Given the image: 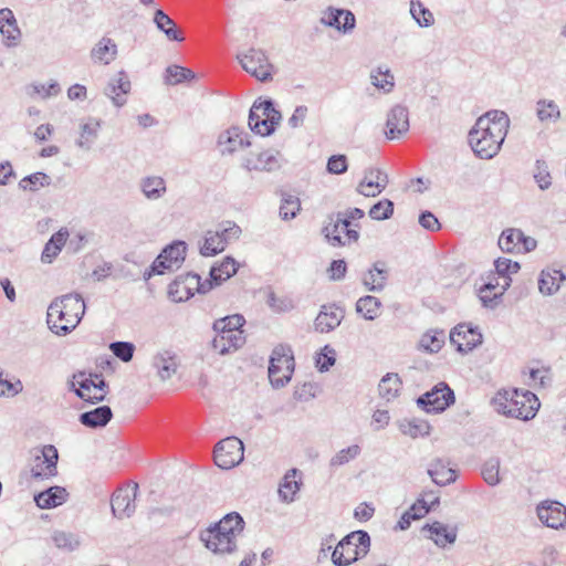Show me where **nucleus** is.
Here are the masks:
<instances>
[{
  "label": "nucleus",
  "instance_id": "nucleus-1",
  "mask_svg": "<svg viewBox=\"0 0 566 566\" xmlns=\"http://www.w3.org/2000/svg\"><path fill=\"white\" fill-rule=\"evenodd\" d=\"M510 118L502 111H490L480 116L469 132V144L481 159H491L497 155L507 135Z\"/></svg>",
  "mask_w": 566,
  "mask_h": 566
},
{
  "label": "nucleus",
  "instance_id": "nucleus-2",
  "mask_svg": "<svg viewBox=\"0 0 566 566\" xmlns=\"http://www.w3.org/2000/svg\"><path fill=\"white\" fill-rule=\"evenodd\" d=\"M244 528V521L237 512L226 514L218 523L200 534L205 546L214 554H231L238 547V537Z\"/></svg>",
  "mask_w": 566,
  "mask_h": 566
},
{
  "label": "nucleus",
  "instance_id": "nucleus-3",
  "mask_svg": "<svg viewBox=\"0 0 566 566\" xmlns=\"http://www.w3.org/2000/svg\"><path fill=\"white\" fill-rule=\"evenodd\" d=\"M85 303L80 294H65L55 297L48 308V325L50 329L64 336L71 333L85 314Z\"/></svg>",
  "mask_w": 566,
  "mask_h": 566
},
{
  "label": "nucleus",
  "instance_id": "nucleus-4",
  "mask_svg": "<svg viewBox=\"0 0 566 566\" xmlns=\"http://www.w3.org/2000/svg\"><path fill=\"white\" fill-rule=\"evenodd\" d=\"M491 405L497 413L523 421L533 419L541 407L535 394L516 388L497 390Z\"/></svg>",
  "mask_w": 566,
  "mask_h": 566
},
{
  "label": "nucleus",
  "instance_id": "nucleus-5",
  "mask_svg": "<svg viewBox=\"0 0 566 566\" xmlns=\"http://www.w3.org/2000/svg\"><path fill=\"white\" fill-rule=\"evenodd\" d=\"M245 319L240 314L229 315L214 321V337L211 347L220 355L231 354L245 344L244 332L241 329Z\"/></svg>",
  "mask_w": 566,
  "mask_h": 566
},
{
  "label": "nucleus",
  "instance_id": "nucleus-6",
  "mask_svg": "<svg viewBox=\"0 0 566 566\" xmlns=\"http://www.w3.org/2000/svg\"><path fill=\"white\" fill-rule=\"evenodd\" d=\"M370 537L365 531H355L346 535L334 548L332 562L336 566H348L369 552Z\"/></svg>",
  "mask_w": 566,
  "mask_h": 566
},
{
  "label": "nucleus",
  "instance_id": "nucleus-7",
  "mask_svg": "<svg viewBox=\"0 0 566 566\" xmlns=\"http://www.w3.org/2000/svg\"><path fill=\"white\" fill-rule=\"evenodd\" d=\"M294 356L290 346L277 345L272 350L269 365V379L274 388L284 387L294 373Z\"/></svg>",
  "mask_w": 566,
  "mask_h": 566
},
{
  "label": "nucleus",
  "instance_id": "nucleus-8",
  "mask_svg": "<svg viewBox=\"0 0 566 566\" xmlns=\"http://www.w3.org/2000/svg\"><path fill=\"white\" fill-rule=\"evenodd\" d=\"M454 400L453 390L446 382H440L421 395L417 399V405L426 412L439 413L444 411Z\"/></svg>",
  "mask_w": 566,
  "mask_h": 566
},
{
  "label": "nucleus",
  "instance_id": "nucleus-9",
  "mask_svg": "<svg viewBox=\"0 0 566 566\" xmlns=\"http://www.w3.org/2000/svg\"><path fill=\"white\" fill-rule=\"evenodd\" d=\"M214 462L221 469H231L243 460V442L237 437H229L219 441L213 452Z\"/></svg>",
  "mask_w": 566,
  "mask_h": 566
},
{
  "label": "nucleus",
  "instance_id": "nucleus-10",
  "mask_svg": "<svg viewBox=\"0 0 566 566\" xmlns=\"http://www.w3.org/2000/svg\"><path fill=\"white\" fill-rule=\"evenodd\" d=\"M342 233H345L348 242H356L359 238L358 231L348 227L342 212L329 214L323 228L326 240L334 247L344 245L346 241L343 240Z\"/></svg>",
  "mask_w": 566,
  "mask_h": 566
},
{
  "label": "nucleus",
  "instance_id": "nucleus-11",
  "mask_svg": "<svg viewBox=\"0 0 566 566\" xmlns=\"http://www.w3.org/2000/svg\"><path fill=\"white\" fill-rule=\"evenodd\" d=\"M242 67L261 82L272 78L273 65L262 50L250 49L248 52L238 55Z\"/></svg>",
  "mask_w": 566,
  "mask_h": 566
},
{
  "label": "nucleus",
  "instance_id": "nucleus-12",
  "mask_svg": "<svg viewBox=\"0 0 566 566\" xmlns=\"http://www.w3.org/2000/svg\"><path fill=\"white\" fill-rule=\"evenodd\" d=\"M187 244L184 241H174L167 245L154 261V270L165 274L178 270L186 259Z\"/></svg>",
  "mask_w": 566,
  "mask_h": 566
},
{
  "label": "nucleus",
  "instance_id": "nucleus-13",
  "mask_svg": "<svg viewBox=\"0 0 566 566\" xmlns=\"http://www.w3.org/2000/svg\"><path fill=\"white\" fill-rule=\"evenodd\" d=\"M59 454L54 446H44L41 452L33 458L31 476L35 480H46L57 474Z\"/></svg>",
  "mask_w": 566,
  "mask_h": 566
},
{
  "label": "nucleus",
  "instance_id": "nucleus-14",
  "mask_svg": "<svg viewBox=\"0 0 566 566\" xmlns=\"http://www.w3.org/2000/svg\"><path fill=\"white\" fill-rule=\"evenodd\" d=\"M482 338L478 327L467 323L458 324L450 332L451 344L462 354H467L479 346L482 343Z\"/></svg>",
  "mask_w": 566,
  "mask_h": 566
},
{
  "label": "nucleus",
  "instance_id": "nucleus-15",
  "mask_svg": "<svg viewBox=\"0 0 566 566\" xmlns=\"http://www.w3.org/2000/svg\"><path fill=\"white\" fill-rule=\"evenodd\" d=\"M138 493V484L120 488L114 492L111 501L112 513L116 518L130 517L136 510V497Z\"/></svg>",
  "mask_w": 566,
  "mask_h": 566
},
{
  "label": "nucleus",
  "instance_id": "nucleus-16",
  "mask_svg": "<svg viewBox=\"0 0 566 566\" xmlns=\"http://www.w3.org/2000/svg\"><path fill=\"white\" fill-rule=\"evenodd\" d=\"M409 112L403 105L397 104L392 106L386 119L385 135L388 139H399L409 130Z\"/></svg>",
  "mask_w": 566,
  "mask_h": 566
},
{
  "label": "nucleus",
  "instance_id": "nucleus-17",
  "mask_svg": "<svg viewBox=\"0 0 566 566\" xmlns=\"http://www.w3.org/2000/svg\"><path fill=\"white\" fill-rule=\"evenodd\" d=\"M132 84L125 71H119L109 78L104 88V94L111 98L116 107H122L126 104V95L130 92Z\"/></svg>",
  "mask_w": 566,
  "mask_h": 566
},
{
  "label": "nucleus",
  "instance_id": "nucleus-18",
  "mask_svg": "<svg viewBox=\"0 0 566 566\" xmlns=\"http://www.w3.org/2000/svg\"><path fill=\"white\" fill-rule=\"evenodd\" d=\"M539 521L551 528L566 527V506L559 502H544L537 506Z\"/></svg>",
  "mask_w": 566,
  "mask_h": 566
},
{
  "label": "nucleus",
  "instance_id": "nucleus-19",
  "mask_svg": "<svg viewBox=\"0 0 566 566\" xmlns=\"http://www.w3.org/2000/svg\"><path fill=\"white\" fill-rule=\"evenodd\" d=\"M388 176L377 168L365 170L364 179L359 182L357 191L365 197L378 196L388 185Z\"/></svg>",
  "mask_w": 566,
  "mask_h": 566
},
{
  "label": "nucleus",
  "instance_id": "nucleus-20",
  "mask_svg": "<svg viewBox=\"0 0 566 566\" xmlns=\"http://www.w3.org/2000/svg\"><path fill=\"white\" fill-rule=\"evenodd\" d=\"M344 310L335 304L323 305L314 321L315 331L329 333L338 327L344 318Z\"/></svg>",
  "mask_w": 566,
  "mask_h": 566
},
{
  "label": "nucleus",
  "instance_id": "nucleus-21",
  "mask_svg": "<svg viewBox=\"0 0 566 566\" xmlns=\"http://www.w3.org/2000/svg\"><path fill=\"white\" fill-rule=\"evenodd\" d=\"M322 23L335 28L343 33H349L356 24L355 15L352 11L329 7L321 19Z\"/></svg>",
  "mask_w": 566,
  "mask_h": 566
},
{
  "label": "nucleus",
  "instance_id": "nucleus-22",
  "mask_svg": "<svg viewBox=\"0 0 566 566\" xmlns=\"http://www.w3.org/2000/svg\"><path fill=\"white\" fill-rule=\"evenodd\" d=\"M422 532H428V538L433 541V543L440 548L454 544L458 537L457 526L448 525L439 521L426 524L422 527Z\"/></svg>",
  "mask_w": 566,
  "mask_h": 566
},
{
  "label": "nucleus",
  "instance_id": "nucleus-23",
  "mask_svg": "<svg viewBox=\"0 0 566 566\" xmlns=\"http://www.w3.org/2000/svg\"><path fill=\"white\" fill-rule=\"evenodd\" d=\"M218 146L221 155H232L248 146L250 142L247 139V134L239 127H231L220 134Z\"/></svg>",
  "mask_w": 566,
  "mask_h": 566
},
{
  "label": "nucleus",
  "instance_id": "nucleus-24",
  "mask_svg": "<svg viewBox=\"0 0 566 566\" xmlns=\"http://www.w3.org/2000/svg\"><path fill=\"white\" fill-rule=\"evenodd\" d=\"M117 44L111 38L103 36L92 48L90 56L96 64L108 65L117 57Z\"/></svg>",
  "mask_w": 566,
  "mask_h": 566
},
{
  "label": "nucleus",
  "instance_id": "nucleus-25",
  "mask_svg": "<svg viewBox=\"0 0 566 566\" xmlns=\"http://www.w3.org/2000/svg\"><path fill=\"white\" fill-rule=\"evenodd\" d=\"M75 382L84 390L94 389L96 391L93 397V403L103 401L107 394V384L102 375L94 374L86 377L84 373H80L74 375L73 386H75Z\"/></svg>",
  "mask_w": 566,
  "mask_h": 566
},
{
  "label": "nucleus",
  "instance_id": "nucleus-26",
  "mask_svg": "<svg viewBox=\"0 0 566 566\" xmlns=\"http://www.w3.org/2000/svg\"><path fill=\"white\" fill-rule=\"evenodd\" d=\"M69 493L62 486H51L34 495L35 504L42 510H49L66 502Z\"/></svg>",
  "mask_w": 566,
  "mask_h": 566
},
{
  "label": "nucleus",
  "instance_id": "nucleus-27",
  "mask_svg": "<svg viewBox=\"0 0 566 566\" xmlns=\"http://www.w3.org/2000/svg\"><path fill=\"white\" fill-rule=\"evenodd\" d=\"M565 280L566 276L560 270H543L538 279V290L543 295H553L559 290L560 283Z\"/></svg>",
  "mask_w": 566,
  "mask_h": 566
},
{
  "label": "nucleus",
  "instance_id": "nucleus-28",
  "mask_svg": "<svg viewBox=\"0 0 566 566\" xmlns=\"http://www.w3.org/2000/svg\"><path fill=\"white\" fill-rule=\"evenodd\" d=\"M139 188L143 195L151 201L161 199L167 192L166 181L159 176H147L140 179Z\"/></svg>",
  "mask_w": 566,
  "mask_h": 566
},
{
  "label": "nucleus",
  "instance_id": "nucleus-29",
  "mask_svg": "<svg viewBox=\"0 0 566 566\" xmlns=\"http://www.w3.org/2000/svg\"><path fill=\"white\" fill-rule=\"evenodd\" d=\"M113 412L108 406H101L80 415V422L87 428H103L112 419Z\"/></svg>",
  "mask_w": 566,
  "mask_h": 566
},
{
  "label": "nucleus",
  "instance_id": "nucleus-30",
  "mask_svg": "<svg viewBox=\"0 0 566 566\" xmlns=\"http://www.w3.org/2000/svg\"><path fill=\"white\" fill-rule=\"evenodd\" d=\"M154 23L170 41L182 42L185 40L182 32L177 28L175 21L166 14L161 9H157L154 13Z\"/></svg>",
  "mask_w": 566,
  "mask_h": 566
},
{
  "label": "nucleus",
  "instance_id": "nucleus-31",
  "mask_svg": "<svg viewBox=\"0 0 566 566\" xmlns=\"http://www.w3.org/2000/svg\"><path fill=\"white\" fill-rule=\"evenodd\" d=\"M537 120L542 124L557 123L560 117V108L557 103L549 98H539L535 104Z\"/></svg>",
  "mask_w": 566,
  "mask_h": 566
},
{
  "label": "nucleus",
  "instance_id": "nucleus-32",
  "mask_svg": "<svg viewBox=\"0 0 566 566\" xmlns=\"http://www.w3.org/2000/svg\"><path fill=\"white\" fill-rule=\"evenodd\" d=\"M428 474L432 481L440 486L448 485L457 479L455 471L448 468L442 459H434L430 462Z\"/></svg>",
  "mask_w": 566,
  "mask_h": 566
},
{
  "label": "nucleus",
  "instance_id": "nucleus-33",
  "mask_svg": "<svg viewBox=\"0 0 566 566\" xmlns=\"http://www.w3.org/2000/svg\"><path fill=\"white\" fill-rule=\"evenodd\" d=\"M101 120L97 118H88L86 123L80 125V138L76 146L81 149L90 150L92 145L98 137Z\"/></svg>",
  "mask_w": 566,
  "mask_h": 566
},
{
  "label": "nucleus",
  "instance_id": "nucleus-34",
  "mask_svg": "<svg viewBox=\"0 0 566 566\" xmlns=\"http://www.w3.org/2000/svg\"><path fill=\"white\" fill-rule=\"evenodd\" d=\"M297 470L292 469L285 473L279 485V497L284 503H292L300 491V483L296 481Z\"/></svg>",
  "mask_w": 566,
  "mask_h": 566
},
{
  "label": "nucleus",
  "instance_id": "nucleus-35",
  "mask_svg": "<svg viewBox=\"0 0 566 566\" xmlns=\"http://www.w3.org/2000/svg\"><path fill=\"white\" fill-rule=\"evenodd\" d=\"M239 264L231 256H226L221 263L216 264L210 270V276L216 285L222 284L224 281L233 276L238 271Z\"/></svg>",
  "mask_w": 566,
  "mask_h": 566
},
{
  "label": "nucleus",
  "instance_id": "nucleus-36",
  "mask_svg": "<svg viewBox=\"0 0 566 566\" xmlns=\"http://www.w3.org/2000/svg\"><path fill=\"white\" fill-rule=\"evenodd\" d=\"M153 365L161 380L169 379L177 370L176 358L169 352L158 353L153 359Z\"/></svg>",
  "mask_w": 566,
  "mask_h": 566
},
{
  "label": "nucleus",
  "instance_id": "nucleus-37",
  "mask_svg": "<svg viewBox=\"0 0 566 566\" xmlns=\"http://www.w3.org/2000/svg\"><path fill=\"white\" fill-rule=\"evenodd\" d=\"M0 33L10 42L15 44L20 38V30L17 25V20L10 9L0 10Z\"/></svg>",
  "mask_w": 566,
  "mask_h": 566
},
{
  "label": "nucleus",
  "instance_id": "nucleus-38",
  "mask_svg": "<svg viewBox=\"0 0 566 566\" xmlns=\"http://www.w3.org/2000/svg\"><path fill=\"white\" fill-rule=\"evenodd\" d=\"M67 238L69 231L65 229H61L54 233L44 247L41 256L42 261L49 263L52 262V259L55 258L64 247Z\"/></svg>",
  "mask_w": 566,
  "mask_h": 566
},
{
  "label": "nucleus",
  "instance_id": "nucleus-39",
  "mask_svg": "<svg viewBox=\"0 0 566 566\" xmlns=\"http://www.w3.org/2000/svg\"><path fill=\"white\" fill-rule=\"evenodd\" d=\"M401 389V380L397 374L389 373L384 376L378 385L381 398L390 401L395 399Z\"/></svg>",
  "mask_w": 566,
  "mask_h": 566
},
{
  "label": "nucleus",
  "instance_id": "nucleus-40",
  "mask_svg": "<svg viewBox=\"0 0 566 566\" xmlns=\"http://www.w3.org/2000/svg\"><path fill=\"white\" fill-rule=\"evenodd\" d=\"M216 230H208L203 237V243L200 245V254L202 256H213L221 253L224 248V239H220Z\"/></svg>",
  "mask_w": 566,
  "mask_h": 566
},
{
  "label": "nucleus",
  "instance_id": "nucleus-41",
  "mask_svg": "<svg viewBox=\"0 0 566 566\" xmlns=\"http://www.w3.org/2000/svg\"><path fill=\"white\" fill-rule=\"evenodd\" d=\"M381 262H377L374 264L373 269L368 271V273L364 276V284L370 291H381L387 281V270Z\"/></svg>",
  "mask_w": 566,
  "mask_h": 566
},
{
  "label": "nucleus",
  "instance_id": "nucleus-42",
  "mask_svg": "<svg viewBox=\"0 0 566 566\" xmlns=\"http://www.w3.org/2000/svg\"><path fill=\"white\" fill-rule=\"evenodd\" d=\"M446 339V334L441 329H430L421 336L420 347L429 353H438Z\"/></svg>",
  "mask_w": 566,
  "mask_h": 566
},
{
  "label": "nucleus",
  "instance_id": "nucleus-43",
  "mask_svg": "<svg viewBox=\"0 0 566 566\" xmlns=\"http://www.w3.org/2000/svg\"><path fill=\"white\" fill-rule=\"evenodd\" d=\"M249 126L251 130L255 132L261 136H268L274 132V126L271 125L264 117L260 114V108L252 105L249 114Z\"/></svg>",
  "mask_w": 566,
  "mask_h": 566
},
{
  "label": "nucleus",
  "instance_id": "nucleus-44",
  "mask_svg": "<svg viewBox=\"0 0 566 566\" xmlns=\"http://www.w3.org/2000/svg\"><path fill=\"white\" fill-rule=\"evenodd\" d=\"M51 539L57 549L73 552L80 547V539L76 535L64 531H54Z\"/></svg>",
  "mask_w": 566,
  "mask_h": 566
},
{
  "label": "nucleus",
  "instance_id": "nucleus-45",
  "mask_svg": "<svg viewBox=\"0 0 566 566\" xmlns=\"http://www.w3.org/2000/svg\"><path fill=\"white\" fill-rule=\"evenodd\" d=\"M361 452V448L358 444H352L336 452L329 460V468L333 470L343 467L350 461L355 460Z\"/></svg>",
  "mask_w": 566,
  "mask_h": 566
},
{
  "label": "nucleus",
  "instance_id": "nucleus-46",
  "mask_svg": "<svg viewBox=\"0 0 566 566\" xmlns=\"http://www.w3.org/2000/svg\"><path fill=\"white\" fill-rule=\"evenodd\" d=\"M521 238L522 230L514 228L506 229L502 232V234L499 238V247L504 252H518Z\"/></svg>",
  "mask_w": 566,
  "mask_h": 566
},
{
  "label": "nucleus",
  "instance_id": "nucleus-47",
  "mask_svg": "<svg viewBox=\"0 0 566 566\" xmlns=\"http://www.w3.org/2000/svg\"><path fill=\"white\" fill-rule=\"evenodd\" d=\"M400 431L411 438L424 437L430 433V424L426 420H403L399 424Z\"/></svg>",
  "mask_w": 566,
  "mask_h": 566
},
{
  "label": "nucleus",
  "instance_id": "nucleus-48",
  "mask_svg": "<svg viewBox=\"0 0 566 566\" xmlns=\"http://www.w3.org/2000/svg\"><path fill=\"white\" fill-rule=\"evenodd\" d=\"M380 305L381 303L377 297L367 295L357 301L356 311L366 319L373 321L378 316Z\"/></svg>",
  "mask_w": 566,
  "mask_h": 566
},
{
  "label": "nucleus",
  "instance_id": "nucleus-49",
  "mask_svg": "<svg viewBox=\"0 0 566 566\" xmlns=\"http://www.w3.org/2000/svg\"><path fill=\"white\" fill-rule=\"evenodd\" d=\"M196 77V74L187 67L179 65H170L165 72V83L168 85H177L185 81H190Z\"/></svg>",
  "mask_w": 566,
  "mask_h": 566
},
{
  "label": "nucleus",
  "instance_id": "nucleus-50",
  "mask_svg": "<svg viewBox=\"0 0 566 566\" xmlns=\"http://www.w3.org/2000/svg\"><path fill=\"white\" fill-rule=\"evenodd\" d=\"M410 13L419 27L429 28L434 23L433 13L419 0H411Z\"/></svg>",
  "mask_w": 566,
  "mask_h": 566
},
{
  "label": "nucleus",
  "instance_id": "nucleus-51",
  "mask_svg": "<svg viewBox=\"0 0 566 566\" xmlns=\"http://www.w3.org/2000/svg\"><path fill=\"white\" fill-rule=\"evenodd\" d=\"M51 182L49 175L38 171L22 178L19 185L23 190L38 191L40 188L49 187Z\"/></svg>",
  "mask_w": 566,
  "mask_h": 566
},
{
  "label": "nucleus",
  "instance_id": "nucleus-52",
  "mask_svg": "<svg viewBox=\"0 0 566 566\" xmlns=\"http://www.w3.org/2000/svg\"><path fill=\"white\" fill-rule=\"evenodd\" d=\"M500 464V459L493 457L486 460L482 467V476L484 481L491 486H495L501 482Z\"/></svg>",
  "mask_w": 566,
  "mask_h": 566
},
{
  "label": "nucleus",
  "instance_id": "nucleus-53",
  "mask_svg": "<svg viewBox=\"0 0 566 566\" xmlns=\"http://www.w3.org/2000/svg\"><path fill=\"white\" fill-rule=\"evenodd\" d=\"M370 80L374 86L381 88L385 92H390L395 85L394 75L389 69L382 70L381 67H378L377 70L371 71Z\"/></svg>",
  "mask_w": 566,
  "mask_h": 566
},
{
  "label": "nucleus",
  "instance_id": "nucleus-54",
  "mask_svg": "<svg viewBox=\"0 0 566 566\" xmlns=\"http://www.w3.org/2000/svg\"><path fill=\"white\" fill-rule=\"evenodd\" d=\"M266 304L275 313H286L295 307L291 297L277 296L273 291H269Z\"/></svg>",
  "mask_w": 566,
  "mask_h": 566
},
{
  "label": "nucleus",
  "instance_id": "nucleus-55",
  "mask_svg": "<svg viewBox=\"0 0 566 566\" xmlns=\"http://www.w3.org/2000/svg\"><path fill=\"white\" fill-rule=\"evenodd\" d=\"M168 296L172 302L179 303L188 301L193 296V292H190L185 283L177 277L168 287Z\"/></svg>",
  "mask_w": 566,
  "mask_h": 566
},
{
  "label": "nucleus",
  "instance_id": "nucleus-56",
  "mask_svg": "<svg viewBox=\"0 0 566 566\" xmlns=\"http://www.w3.org/2000/svg\"><path fill=\"white\" fill-rule=\"evenodd\" d=\"M394 213V202L389 199H382L375 203L369 210V217L374 220L389 219Z\"/></svg>",
  "mask_w": 566,
  "mask_h": 566
},
{
  "label": "nucleus",
  "instance_id": "nucleus-57",
  "mask_svg": "<svg viewBox=\"0 0 566 566\" xmlns=\"http://www.w3.org/2000/svg\"><path fill=\"white\" fill-rule=\"evenodd\" d=\"M253 105L260 108L261 116L271 123V125L275 127L280 123L282 118L281 113L275 109L272 101L265 99L259 103L255 102Z\"/></svg>",
  "mask_w": 566,
  "mask_h": 566
},
{
  "label": "nucleus",
  "instance_id": "nucleus-58",
  "mask_svg": "<svg viewBox=\"0 0 566 566\" xmlns=\"http://www.w3.org/2000/svg\"><path fill=\"white\" fill-rule=\"evenodd\" d=\"M301 209L298 198L294 196H286L283 198L282 205L280 207V217L283 220H290L296 217Z\"/></svg>",
  "mask_w": 566,
  "mask_h": 566
},
{
  "label": "nucleus",
  "instance_id": "nucleus-59",
  "mask_svg": "<svg viewBox=\"0 0 566 566\" xmlns=\"http://www.w3.org/2000/svg\"><path fill=\"white\" fill-rule=\"evenodd\" d=\"M216 232L221 237L220 239H224L226 248L231 240H235L240 237L241 228L233 221H224L218 227Z\"/></svg>",
  "mask_w": 566,
  "mask_h": 566
},
{
  "label": "nucleus",
  "instance_id": "nucleus-60",
  "mask_svg": "<svg viewBox=\"0 0 566 566\" xmlns=\"http://www.w3.org/2000/svg\"><path fill=\"white\" fill-rule=\"evenodd\" d=\"M109 348L116 357L125 363L132 360L135 350V346L128 342L112 343Z\"/></svg>",
  "mask_w": 566,
  "mask_h": 566
},
{
  "label": "nucleus",
  "instance_id": "nucleus-61",
  "mask_svg": "<svg viewBox=\"0 0 566 566\" xmlns=\"http://www.w3.org/2000/svg\"><path fill=\"white\" fill-rule=\"evenodd\" d=\"M255 163L260 166V168H258L259 171H272L279 167L276 156L270 150L258 154Z\"/></svg>",
  "mask_w": 566,
  "mask_h": 566
},
{
  "label": "nucleus",
  "instance_id": "nucleus-62",
  "mask_svg": "<svg viewBox=\"0 0 566 566\" xmlns=\"http://www.w3.org/2000/svg\"><path fill=\"white\" fill-rule=\"evenodd\" d=\"M439 504V496H433V500L428 505V501L426 499H418V501L411 505L408 512H411V515L416 518H422L429 511Z\"/></svg>",
  "mask_w": 566,
  "mask_h": 566
},
{
  "label": "nucleus",
  "instance_id": "nucleus-63",
  "mask_svg": "<svg viewBox=\"0 0 566 566\" xmlns=\"http://www.w3.org/2000/svg\"><path fill=\"white\" fill-rule=\"evenodd\" d=\"M495 274L511 276L520 270V264L506 258H499L495 263Z\"/></svg>",
  "mask_w": 566,
  "mask_h": 566
},
{
  "label": "nucleus",
  "instance_id": "nucleus-64",
  "mask_svg": "<svg viewBox=\"0 0 566 566\" xmlns=\"http://www.w3.org/2000/svg\"><path fill=\"white\" fill-rule=\"evenodd\" d=\"M336 361V352L334 348L326 345L319 354L316 366L319 371H327Z\"/></svg>",
  "mask_w": 566,
  "mask_h": 566
}]
</instances>
